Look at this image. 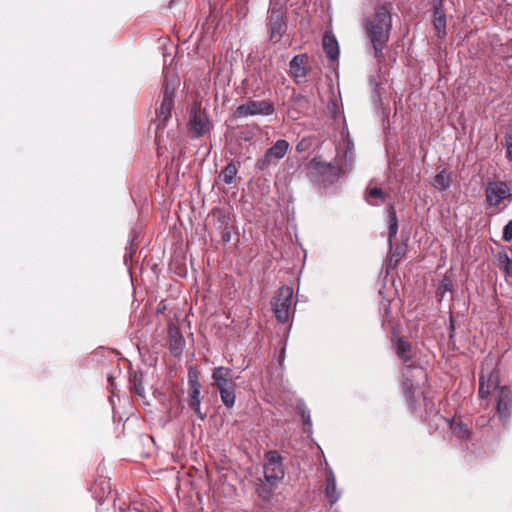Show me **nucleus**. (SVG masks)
Wrapping results in <instances>:
<instances>
[{"label":"nucleus","mask_w":512,"mask_h":512,"mask_svg":"<svg viewBox=\"0 0 512 512\" xmlns=\"http://www.w3.org/2000/svg\"><path fill=\"white\" fill-rule=\"evenodd\" d=\"M391 10V3L379 4L375 7L374 13L362 22L365 34L372 44L374 56L378 59L382 57L383 49L389 41L392 29Z\"/></svg>","instance_id":"obj_1"},{"label":"nucleus","mask_w":512,"mask_h":512,"mask_svg":"<svg viewBox=\"0 0 512 512\" xmlns=\"http://www.w3.org/2000/svg\"><path fill=\"white\" fill-rule=\"evenodd\" d=\"M178 85L179 81L177 79H169L167 76L165 77L160 95L161 103L160 106L156 108V118L154 120L156 125V140L161 138V133L166 128V124L171 118V112L174 106V95Z\"/></svg>","instance_id":"obj_2"},{"label":"nucleus","mask_w":512,"mask_h":512,"mask_svg":"<svg viewBox=\"0 0 512 512\" xmlns=\"http://www.w3.org/2000/svg\"><path fill=\"white\" fill-rule=\"evenodd\" d=\"M213 386L219 391L222 403L227 408L235 405L237 384L233 379L232 370L228 367L219 366L212 371Z\"/></svg>","instance_id":"obj_3"},{"label":"nucleus","mask_w":512,"mask_h":512,"mask_svg":"<svg viewBox=\"0 0 512 512\" xmlns=\"http://www.w3.org/2000/svg\"><path fill=\"white\" fill-rule=\"evenodd\" d=\"M308 176L319 185L332 184L341 175L342 168L314 157L307 164Z\"/></svg>","instance_id":"obj_4"},{"label":"nucleus","mask_w":512,"mask_h":512,"mask_svg":"<svg viewBox=\"0 0 512 512\" xmlns=\"http://www.w3.org/2000/svg\"><path fill=\"white\" fill-rule=\"evenodd\" d=\"M290 148L288 141L284 139L277 140L270 148H268L263 157L257 159L255 167L259 171H265L271 166H276L278 162L284 158Z\"/></svg>","instance_id":"obj_5"},{"label":"nucleus","mask_w":512,"mask_h":512,"mask_svg":"<svg viewBox=\"0 0 512 512\" xmlns=\"http://www.w3.org/2000/svg\"><path fill=\"white\" fill-rule=\"evenodd\" d=\"M292 297L293 289L289 286H282L278 289L277 295L273 297L271 301L275 317L281 323H285L289 319Z\"/></svg>","instance_id":"obj_6"},{"label":"nucleus","mask_w":512,"mask_h":512,"mask_svg":"<svg viewBox=\"0 0 512 512\" xmlns=\"http://www.w3.org/2000/svg\"><path fill=\"white\" fill-rule=\"evenodd\" d=\"M485 196L490 207H499L502 201L512 196V180L489 182L485 189Z\"/></svg>","instance_id":"obj_7"},{"label":"nucleus","mask_w":512,"mask_h":512,"mask_svg":"<svg viewBox=\"0 0 512 512\" xmlns=\"http://www.w3.org/2000/svg\"><path fill=\"white\" fill-rule=\"evenodd\" d=\"M312 71L310 56L307 53L295 55L289 62L288 74L296 84H303Z\"/></svg>","instance_id":"obj_8"},{"label":"nucleus","mask_w":512,"mask_h":512,"mask_svg":"<svg viewBox=\"0 0 512 512\" xmlns=\"http://www.w3.org/2000/svg\"><path fill=\"white\" fill-rule=\"evenodd\" d=\"M275 111L274 105L268 100H249L239 105L234 111V118H244L256 115H271Z\"/></svg>","instance_id":"obj_9"},{"label":"nucleus","mask_w":512,"mask_h":512,"mask_svg":"<svg viewBox=\"0 0 512 512\" xmlns=\"http://www.w3.org/2000/svg\"><path fill=\"white\" fill-rule=\"evenodd\" d=\"M287 29L284 11L281 8L273 7L269 11L267 30L269 40L278 43Z\"/></svg>","instance_id":"obj_10"},{"label":"nucleus","mask_w":512,"mask_h":512,"mask_svg":"<svg viewBox=\"0 0 512 512\" xmlns=\"http://www.w3.org/2000/svg\"><path fill=\"white\" fill-rule=\"evenodd\" d=\"M265 459V480H283L285 473L281 455L275 450L268 451L265 455Z\"/></svg>","instance_id":"obj_11"},{"label":"nucleus","mask_w":512,"mask_h":512,"mask_svg":"<svg viewBox=\"0 0 512 512\" xmlns=\"http://www.w3.org/2000/svg\"><path fill=\"white\" fill-rule=\"evenodd\" d=\"M188 131L193 138H199L209 131V121L204 111L196 107L191 109Z\"/></svg>","instance_id":"obj_12"},{"label":"nucleus","mask_w":512,"mask_h":512,"mask_svg":"<svg viewBox=\"0 0 512 512\" xmlns=\"http://www.w3.org/2000/svg\"><path fill=\"white\" fill-rule=\"evenodd\" d=\"M188 384H189L188 405H189L190 409L193 410L201 420H203L206 415L201 412V408H200L201 384L198 380V376H197L196 372L189 371Z\"/></svg>","instance_id":"obj_13"},{"label":"nucleus","mask_w":512,"mask_h":512,"mask_svg":"<svg viewBox=\"0 0 512 512\" xmlns=\"http://www.w3.org/2000/svg\"><path fill=\"white\" fill-rule=\"evenodd\" d=\"M512 409V390L507 386L499 387L497 391L496 411L502 420L509 418Z\"/></svg>","instance_id":"obj_14"},{"label":"nucleus","mask_w":512,"mask_h":512,"mask_svg":"<svg viewBox=\"0 0 512 512\" xmlns=\"http://www.w3.org/2000/svg\"><path fill=\"white\" fill-rule=\"evenodd\" d=\"M168 343L170 352L175 357H179L184 350L185 339L179 327L172 322L168 324Z\"/></svg>","instance_id":"obj_15"},{"label":"nucleus","mask_w":512,"mask_h":512,"mask_svg":"<svg viewBox=\"0 0 512 512\" xmlns=\"http://www.w3.org/2000/svg\"><path fill=\"white\" fill-rule=\"evenodd\" d=\"M420 384L415 383L414 380L410 376H406L405 380L402 383V391L405 398V401L409 407L411 412L416 411L417 409V396L419 393Z\"/></svg>","instance_id":"obj_16"},{"label":"nucleus","mask_w":512,"mask_h":512,"mask_svg":"<svg viewBox=\"0 0 512 512\" xmlns=\"http://www.w3.org/2000/svg\"><path fill=\"white\" fill-rule=\"evenodd\" d=\"M500 386H498V374L495 371H491L488 376L487 380H485L484 371H481L480 377H479V391L478 394L481 398H487L492 390L499 389Z\"/></svg>","instance_id":"obj_17"},{"label":"nucleus","mask_w":512,"mask_h":512,"mask_svg":"<svg viewBox=\"0 0 512 512\" xmlns=\"http://www.w3.org/2000/svg\"><path fill=\"white\" fill-rule=\"evenodd\" d=\"M323 50L330 61H335L339 57V46L334 35L325 33L323 36Z\"/></svg>","instance_id":"obj_18"},{"label":"nucleus","mask_w":512,"mask_h":512,"mask_svg":"<svg viewBox=\"0 0 512 512\" xmlns=\"http://www.w3.org/2000/svg\"><path fill=\"white\" fill-rule=\"evenodd\" d=\"M411 344L404 340L403 338H398L395 346L396 354L408 368H412L411 364L412 356H411Z\"/></svg>","instance_id":"obj_19"},{"label":"nucleus","mask_w":512,"mask_h":512,"mask_svg":"<svg viewBox=\"0 0 512 512\" xmlns=\"http://www.w3.org/2000/svg\"><path fill=\"white\" fill-rule=\"evenodd\" d=\"M90 491L99 503H103L112 493L111 482H92Z\"/></svg>","instance_id":"obj_20"},{"label":"nucleus","mask_w":512,"mask_h":512,"mask_svg":"<svg viewBox=\"0 0 512 512\" xmlns=\"http://www.w3.org/2000/svg\"><path fill=\"white\" fill-rule=\"evenodd\" d=\"M212 216L216 220L215 225L218 230L232 227L231 217L228 212L217 208L212 210Z\"/></svg>","instance_id":"obj_21"},{"label":"nucleus","mask_w":512,"mask_h":512,"mask_svg":"<svg viewBox=\"0 0 512 512\" xmlns=\"http://www.w3.org/2000/svg\"><path fill=\"white\" fill-rule=\"evenodd\" d=\"M276 489V482H259L256 491L264 503H269L273 491Z\"/></svg>","instance_id":"obj_22"},{"label":"nucleus","mask_w":512,"mask_h":512,"mask_svg":"<svg viewBox=\"0 0 512 512\" xmlns=\"http://www.w3.org/2000/svg\"><path fill=\"white\" fill-rule=\"evenodd\" d=\"M450 429L458 439L468 440L471 438V431L463 422H456L452 420L450 422Z\"/></svg>","instance_id":"obj_23"},{"label":"nucleus","mask_w":512,"mask_h":512,"mask_svg":"<svg viewBox=\"0 0 512 512\" xmlns=\"http://www.w3.org/2000/svg\"><path fill=\"white\" fill-rule=\"evenodd\" d=\"M497 266L505 273L506 276L512 275V263L505 251H501L497 254Z\"/></svg>","instance_id":"obj_24"},{"label":"nucleus","mask_w":512,"mask_h":512,"mask_svg":"<svg viewBox=\"0 0 512 512\" xmlns=\"http://www.w3.org/2000/svg\"><path fill=\"white\" fill-rule=\"evenodd\" d=\"M433 186L440 191L446 190L450 186L449 174L445 170L438 172L434 177Z\"/></svg>","instance_id":"obj_25"},{"label":"nucleus","mask_w":512,"mask_h":512,"mask_svg":"<svg viewBox=\"0 0 512 512\" xmlns=\"http://www.w3.org/2000/svg\"><path fill=\"white\" fill-rule=\"evenodd\" d=\"M372 199H379L380 203H384L386 201V196L381 188L378 187H372L367 188L366 190V200L371 205H378V203L373 202Z\"/></svg>","instance_id":"obj_26"},{"label":"nucleus","mask_w":512,"mask_h":512,"mask_svg":"<svg viewBox=\"0 0 512 512\" xmlns=\"http://www.w3.org/2000/svg\"><path fill=\"white\" fill-rule=\"evenodd\" d=\"M340 491L337 490L336 482H326L325 486V496L328 502L330 503V506H332L334 503L338 501L340 498Z\"/></svg>","instance_id":"obj_27"},{"label":"nucleus","mask_w":512,"mask_h":512,"mask_svg":"<svg viewBox=\"0 0 512 512\" xmlns=\"http://www.w3.org/2000/svg\"><path fill=\"white\" fill-rule=\"evenodd\" d=\"M406 249L403 245H397L394 250L390 252L389 266L395 268L399 262L404 258Z\"/></svg>","instance_id":"obj_28"},{"label":"nucleus","mask_w":512,"mask_h":512,"mask_svg":"<svg viewBox=\"0 0 512 512\" xmlns=\"http://www.w3.org/2000/svg\"><path fill=\"white\" fill-rule=\"evenodd\" d=\"M237 175V167L234 163H229L221 172L220 177L226 184H231Z\"/></svg>","instance_id":"obj_29"},{"label":"nucleus","mask_w":512,"mask_h":512,"mask_svg":"<svg viewBox=\"0 0 512 512\" xmlns=\"http://www.w3.org/2000/svg\"><path fill=\"white\" fill-rule=\"evenodd\" d=\"M454 285L452 279L445 275L443 279L441 280L438 289H437V295L440 296L439 301L444 297L446 292L453 291Z\"/></svg>","instance_id":"obj_30"},{"label":"nucleus","mask_w":512,"mask_h":512,"mask_svg":"<svg viewBox=\"0 0 512 512\" xmlns=\"http://www.w3.org/2000/svg\"><path fill=\"white\" fill-rule=\"evenodd\" d=\"M433 25L435 30L437 31L438 38H443L446 36V17H434Z\"/></svg>","instance_id":"obj_31"},{"label":"nucleus","mask_w":512,"mask_h":512,"mask_svg":"<svg viewBox=\"0 0 512 512\" xmlns=\"http://www.w3.org/2000/svg\"><path fill=\"white\" fill-rule=\"evenodd\" d=\"M312 145L313 139L311 137H305L297 143L295 149L298 153H302L309 150L312 147Z\"/></svg>","instance_id":"obj_32"},{"label":"nucleus","mask_w":512,"mask_h":512,"mask_svg":"<svg viewBox=\"0 0 512 512\" xmlns=\"http://www.w3.org/2000/svg\"><path fill=\"white\" fill-rule=\"evenodd\" d=\"M421 394L423 396V402H424V407L425 409L428 411V410H431L432 406H433V402H432V393L431 391H429L428 389L426 390H422L421 391Z\"/></svg>","instance_id":"obj_33"},{"label":"nucleus","mask_w":512,"mask_h":512,"mask_svg":"<svg viewBox=\"0 0 512 512\" xmlns=\"http://www.w3.org/2000/svg\"><path fill=\"white\" fill-rule=\"evenodd\" d=\"M503 145L506 147V157L512 162V134H507L504 137Z\"/></svg>","instance_id":"obj_34"},{"label":"nucleus","mask_w":512,"mask_h":512,"mask_svg":"<svg viewBox=\"0 0 512 512\" xmlns=\"http://www.w3.org/2000/svg\"><path fill=\"white\" fill-rule=\"evenodd\" d=\"M502 237L503 240L507 242L512 240V220L505 225Z\"/></svg>","instance_id":"obj_35"},{"label":"nucleus","mask_w":512,"mask_h":512,"mask_svg":"<svg viewBox=\"0 0 512 512\" xmlns=\"http://www.w3.org/2000/svg\"><path fill=\"white\" fill-rule=\"evenodd\" d=\"M388 222L389 224H398L396 211L393 205H390L388 208Z\"/></svg>","instance_id":"obj_36"},{"label":"nucleus","mask_w":512,"mask_h":512,"mask_svg":"<svg viewBox=\"0 0 512 512\" xmlns=\"http://www.w3.org/2000/svg\"><path fill=\"white\" fill-rule=\"evenodd\" d=\"M119 512H144V511L140 509L138 503L133 502L132 504H130L126 508H123V507L120 506L119 507Z\"/></svg>","instance_id":"obj_37"},{"label":"nucleus","mask_w":512,"mask_h":512,"mask_svg":"<svg viewBox=\"0 0 512 512\" xmlns=\"http://www.w3.org/2000/svg\"><path fill=\"white\" fill-rule=\"evenodd\" d=\"M232 228L233 227H229V228H225V229H221V239L223 241V243H228L230 242L231 240V235H232Z\"/></svg>","instance_id":"obj_38"},{"label":"nucleus","mask_w":512,"mask_h":512,"mask_svg":"<svg viewBox=\"0 0 512 512\" xmlns=\"http://www.w3.org/2000/svg\"><path fill=\"white\" fill-rule=\"evenodd\" d=\"M397 232H398V224H389L388 240H389L390 244L392 243V240L395 238Z\"/></svg>","instance_id":"obj_39"},{"label":"nucleus","mask_w":512,"mask_h":512,"mask_svg":"<svg viewBox=\"0 0 512 512\" xmlns=\"http://www.w3.org/2000/svg\"><path fill=\"white\" fill-rule=\"evenodd\" d=\"M300 414H301V417H302L303 424L306 425V426H310L311 425V418H310L309 411H306L305 409H301Z\"/></svg>","instance_id":"obj_40"},{"label":"nucleus","mask_w":512,"mask_h":512,"mask_svg":"<svg viewBox=\"0 0 512 512\" xmlns=\"http://www.w3.org/2000/svg\"><path fill=\"white\" fill-rule=\"evenodd\" d=\"M433 18L437 16L446 17L443 11V5H432Z\"/></svg>","instance_id":"obj_41"},{"label":"nucleus","mask_w":512,"mask_h":512,"mask_svg":"<svg viewBox=\"0 0 512 512\" xmlns=\"http://www.w3.org/2000/svg\"><path fill=\"white\" fill-rule=\"evenodd\" d=\"M133 383H134V391L138 394V395H142L143 392H144V388L141 384V382H138L137 380V376L134 377V380H133Z\"/></svg>","instance_id":"obj_42"},{"label":"nucleus","mask_w":512,"mask_h":512,"mask_svg":"<svg viewBox=\"0 0 512 512\" xmlns=\"http://www.w3.org/2000/svg\"><path fill=\"white\" fill-rule=\"evenodd\" d=\"M417 372H418V376H421L422 379L426 380L427 375L422 368L417 369Z\"/></svg>","instance_id":"obj_43"},{"label":"nucleus","mask_w":512,"mask_h":512,"mask_svg":"<svg viewBox=\"0 0 512 512\" xmlns=\"http://www.w3.org/2000/svg\"><path fill=\"white\" fill-rule=\"evenodd\" d=\"M432 5H443V0H432Z\"/></svg>","instance_id":"obj_44"}]
</instances>
